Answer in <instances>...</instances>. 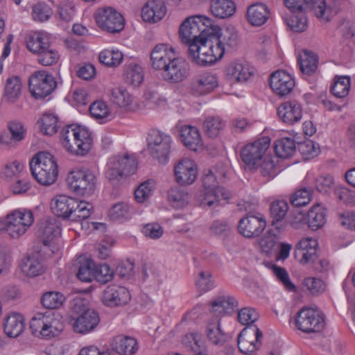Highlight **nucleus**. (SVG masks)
<instances>
[{
	"label": "nucleus",
	"instance_id": "nucleus-25",
	"mask_svg": "<svg viewBox=\"0 0 355 355\" xmlns=\"http://www.w3.org/2000/svg\"><path fill=\"white\" fill-rule=\"evenodd\" d=\"M8 128L10 135L6 132H2L0 135V144L10 148L25 138L26 129L21 122L17 121L8 123Z\"/></svg>",
	"mask_w": 355,
	"mask_h": 355
},
{
	"label": "nucleus",
	"instance_id": "nucleus-26",
	"mask_svg": "<svg viewBox=\"0 0 355 355\" xmlns=\"http://www.w3.org/2000/svg\"><path fill=\"white\" fill-rule=\"evenodd\" d=\"M76 205V199L64 195L54 197L51 202V209L54 214L63 218H69L73 214Z\"/></svg>",
	"mask_w": 355,
	"mask_h": 355
},
{
	"label": "nucleus",
	"instance_id": "nucleus-8",
	"mask_svg": "<svg viewBox=\"0 0 355 355\" xmlns=\"http://www.w3.org/2000/svg\"><path fill=\"white\" fill-rule=\"evenodd\" d=\"M270 139L264 137L246 144L241 150V157L251 170H257L270 146Z\"/></svg>",
	"mask_w": 355,
	"mask_h": 355
},
{
	"label": "nucleus",
	"instance_id": "nucleus-53",
	"mask_svg": "<svg viewBox=\"0 0 355 355\" xmlns=\"http://www.w3.org/2000/svg\"><path fill=\"white\" fill-rule=\"evenodd\" d=\"M132 209L126 203L114 205L110 211V217L113 220H124L131 218Z\"/></svg>",
	"mask_w": 355,
	"mask_h": 355
},
{
	"label": "nucleus",
	"instance_id": "nucleus-23",
	"mask_svg": "<svg viewBox=\"0 0 355 355\" xmlns=\"http://www.w3.org/2000/svg\"><path fill=\"white\" fill-rule=\"evenodd\" d=\"M270 85L273 92L284 96L291 93L295 86L292 76L284 71H276L270 78Z\"/></svg>",
	"mask_w": 355,
	"mask_h": 355
},
{
	"label": "nucleus",
	"instance_id": "nucleus-34",
	"mask_svg": "<svg viewBox=\"0 0 355 355\" xmlns=\"http://www.w3.org/2000/svg\"><path fill=\"white\" fill-rule=\"evenodd\" d=\"M21 270L24 275L29 277H34L42 275L45 267L38 254L27 257L21 265Z\"/></svg>",
	"mask_w": 355,
	"mask_h": 355
},
{
	"label": "nucleus",
	"instance_id": "nucleus-4",
	"mask_svg": "<svg viewBox=\"0 0 355 355\" xmlns=\"http://www.w3.org/2000/svg\"><path fill=\"white\" fill-rule=\"evenodd\" d=\"M33 176L44 186L53 184L58 178V166L54 157L47 152H40L30 162Z\"/></svg>",
	"mask_w": 355,
	"mask_h": 355
},
{
	"label": "nucleus",
	"instance_id": "nucleus-9",
	"mask_svg": "<svg viewBox=\"0 0 355 355\" xmlns=\"http://www.w3.org/2000/svg\"><path fill=\"white\" fill-rule=\"evenodd\" d=\"M295 324L305 333L320 331L324 327V315L317 308H302L297 314Z\"/></svg>",
	"mask_w": 355,
	"mask_h": 355
},
{
	"label": "nucleus",
	"instance_id": "nucleus-42",
	"mask_svg": "<svg viewBox=\"0 0 355 355\" xmlns=\"http://www.w3.org/2000/svg\"><path fill=\"white\" fill-rule=\"evenodd\" d=\"M288 209V205L286 201L277 200L270 205V211L272 218V225L275 229L281 230L282 225L279 222L284 218Z\"/></svg>",
	"mask_w": 355,
	"mask_h": 355
},
{
	"label": "nucleus",
	"instance_id": "nucleus-24",
	"mask_svg": "<svg viewBox=\"0 0 355 355\" xmlns=\"http://www.w3.org/2000/svg\"><path fill=\"white\" fill-rule=\"evenodd\" d=\"M277 114L284 123L293 125L302 119V106L295 101H285L278 107Z\"/></svg>",
	"mask_w": 355,
	"mask_h": 355
},
{
	"label": "nucleus",
	"instance_id": "nucleus-45",
	"mask_svg": "<svg viewBox=\"0 0 355 355\" xmlns=\"http://www.w3.org/2000/svg\"><path fill=\"white\" fill-rule=\"evenodd\" d=\"M350 89V78L347 76H338L334 78V84L331 86V91L333 95L337 98L346 97Z\"/></svg>",
	"mask_w": 355,
	"mask_h": 355
},
{
	"label": "nucleus",
	"instance_id": "nucleus-51",
	"mask_svg": "<svg viewBox=\"0 0 355 355\" xmlns=\"http://www.w3.org/2000/svg\"><path fill=\"white\" fill-rule=\"evenodd\" d=\"M53 13L52 8L44 2L35 3L32 7L31 15L35 21L45 22L51 17Z\"/></svg>",
	"mask_w": 355,
	"mask_h": 355
},
{
	"label": "nucleus",
	"instance_id": "nucleus-59",
	"mask_svg": "<svg viewBox=\"0 0 355 355\" xmlns=\"http://www.w3.org/2000/svg\"><path fill=\"white\" fill-rule=\"evenodd\" d=\"M91 115L96 119H110L112 114L107 105L103 101L94 102L89 106Z\"/></svg>",
	"mask_w": 355,
	"mask_h": 355
},
{
	"label": "nucleus",
	"instance_id": "nucleus-14",
	"mask_svg": "<svg viewBox=\"0 0 355 355\" xmlns=\"http://www.w3.org/2000/svg\"><path fill=\"white\" fill-rule=\"evenodd\" d=\"M31 95L35 98H42L49 95L56 87L55 78L45 71L35 72L28 80Z\"/></svg>",
	"mask_w": 355,
	"mask_h": 355
},
{
	"label": "nucleus",
	"instance_id": "nucleus-16",
	"mask_svg": "<svg viewBox=\"0 0 355 355\" xmlns=\"http://www.w3.org/2000/svg\"><path fill=\"white\" fill-rule=\"evenodd\" d=\"M262 337V332L257 326L244 329L238 337V346L240 351L245 354L255 352L260 346Z\"/></svg>",
	"mask_w": 355,
	"mask_h": 355
},
{
	"label": "nucleus",
	"instance_id": "nucleus-18",
	"mask_svg": "<svg viewBox=\"0 0 355 355\" xmlns=\"http://www.w3.org/2000/svg\"><path fill=\"white\" fill-rule=\"evenodd\" d=\"M175 181L182 186L192 184L196 180L198 168L193 160L184 158L174 167Z\"/></svg>",
	"mask_w": 355,
	"mask_h": 355
},
{
	"label": "nucleus",
	"instance_id": "nucleus-6",
	"mask_svg": "<svg viewBox=\"0 0 355 355\" xmlns=\"http://www.w3.org/2000/svg\"><path fill=\"white\" fill-rule=\"evenodd\" d=\"M30 329L37 336L51 338L59 335L64 329L63 324L50 312L36 313L30 322Z\"/></svg>",
	"mask_w": 355,
	"mask_h": 355
},
{
	"label": "nucleus",
	"instance_id": "nucleus-47",
	"mask_svg": "<svg viewBox=\"0 0 355 355\" xmlns=\"http://www.w3.org/2000/svg\"><path fill=\"white\" fill-rule=\"evenodd\" d=\"M189 193L184 189L174 187L168 191V200L177 209L186 206L189 203Z\"/></svg>",
	"mask_w": 355,
	"mask_h": 355
},
{
	"label": "nucleus",
	"instance_id": "nucleus-31",
	"mask_svg": "<svg viewBox=\"0 0 355 355\" xmlns=\"http://www.w3.org/2000/svg\"><path fill=\"white\" fill-rule=\"evenodd\" d=\"M166 8L164 3L159 0L148 1L143 7L141 16L144 21L156 22L161 20L166 15Z\"/></svg>",
	"mask_w": 355,
	"mask_h": 355
},
{
	"label": "nucleus",
	"instance_id": "nucleus-52",
	"mask_svg": "<svg viewBox=\"0 0 355 355\" xmlns=\"http://www.w3.org/2000/svg\"><path fill=\"white\" fill-rule=\"evenodd\" d=\"M40 130L45 135L51 136L58 131V118L53 114L45 113L40 119Z\"/></svg>",
	"mask_w": 355,
	"mask_h": 355
},
{
	"label": "nucleus",
	"instance_id": "nucleus-49",
	"mask_svg": "<svg viewBox=\"0 0 355 355\" xmlns=\"http://www.w3.org/2000/svg\"><path fill=\"white\" fill-rule=\"evenodd\" d=\"M285 22L291 30L297 33L304 31L307 27V17L303 11L293 12L289 18H285Z\"/></svg>",
	"mask_w": 355,
	"mask_h": 355
},
{
	"label": "nucleus",
	"instance_id": "nucleus-28",
	"mask_svg": "<svg viewBox=\"0 0 355 355\" xmlns=\"http://www.w3.org/2000/svg\"><path fill=\"white\" fill-rule=\"evenodd\" d=\"M205 334L208 340L215 345H223L228 338L227 334L221 329L220 319L216 317L208 320Z\"/></svg>",
	"mask_w": 355,
	"mask_h": 355
},
{
	"label": "nucleus",
	"instance_id": "nucleus-21",
	"mask_svg": "<svg viewBox=\"0 0 355 355\" xmlns=\"http://www.w3.org/2000/svg\"><path fill=\"white\" fill-rule=\"evenodd\" d=\"M189 74V65L183 59L175 58L171 64L162 72V76L167 82L180 83Z\"/></svg>",
	"mask_w": 355,
	"mask_h": 355
},
{
	"label": "nucleus",
	"instance_id": "nucleus-37",
	"mask_svg": "<svg viewBox=\"0 0 355 355\" xmlns=\"http://www.w3.org/2000/svg\"><path fill=\"white\" fill-rule=\"evenodd\" d=\"M210 7L211 13L220 19L231 17L236 10L235 4L231 0H212Z\"/></svg>",
	"mask_w": 355,
	"mask_h": 355
},
{
	"label": "nucleus",
	"instance_id": "nucleus-3",
	"mask_svg": "<svg viewBox=\"0 0 355 355\" xmlns=\"http://www.w3.org/2000/svg\"><path fill=\"white\" fill-rule=\"evenodd\" d=\"M60 135L63 147L73 155H85L92 148V137L86 128L69 125L62 128Z\"/></svg>",
	"mask_w": 355,
	"mask_h": 355
},
{
	"label": "nucleus",
	"instance_id": "nucleus-58",
	"mask_svg": "<svg viewBox=\"0 0 355 355\" xmlns=\"http://www.w3.org/2000/svg\"><path fill=\"white\" fill-rule=\"evenodd\" d=\"M93 211L92 204L85 202L76 200V205L73 209V216L74 220H83L88 218Z\"/></svg>",
	"mask_w": 355,
	"mask_h": 355
},
{
	"label": "nucleus",
	"instance_id": "nucleus-5",
	"mask_svg": "<svg viewBox=\"0 0 355 355\" xmlns=\"http://www.w3.org/2000/svg\"><path fill=\"white\" fill-rule=\"evenodd\" d=\"M73 315L71 318L72 329L76 334L85 335L93 331L100 322L97 311L88 308L83 301L77 300L72 306Z\"/></svg>",
	"mask_w": 355,
	"mask_h": 355
},
{
	"label": "nucleus",
	"instance_id": "nucleus-38",
	"mask_svg": "<svg viewBox=\"0 0 355 355\" xmlns=\"http://www.w3.org/2000/svg\"><path fill=\"white\" fill-rule=\"evenodd\" d=\"M22 84L18 76L9 77L5 84L4 98L9 103H15L21 94Z\"/></svg>",
	"mask_w": 355,
	"mask_h": 355
},
{
	"label": "nucleus",
	"instance_id": "nucleus-15",
	"mask_svg": "<svg viewBox=\"0 0 355 355\" xmlns=\"http://www.w3.org/2000/svg\"><path fill=\"white\" fill-rule=\"evenodd\" d=\"M225 78L231 83H244L254 74V69L247 62L234 60L224 69Z\"/></svg>",
	"mask_w": 355,
	"mask_h": 355
},
{
	"label": "nucleus",
	"instance_id": "nucleus-62",
	"mask_svg": "<svg viewBox=\"0 0 355 355\" xmlns=\"http://www.w3.org/2000/svg\"><path fill=\"white\" fill-rule=\"evenodd\" d=\"M94 262L86 261L80 265L77 273V277L82 282H90L94 279Z\"/></svg>",
	"mask_w": 355,
	"mask_h": 355
},
{
	"label": "nucleus",
	"instance_id": "nucleus-44",
	"mask_svg": "<svg viewBox=\"0 0 355 355\" xmlns=\"http://www.w3.org/2000/svg\"><path fill=\"white\" fill-rule=\"evenodd\" d=\"M296 150L295 141L288 137H284L276 141L275 152L277 157L288 158L292 156Z\"/></svg>",
	"mask_w": 355,
	"mask_h": 355
},
{
	"label": "nucleus",
	"instance_id": "nucleus-48",
	"mask_svg": "<svg viewBox=\"0 0 355 355\" xmlns=\"http://www.w3.org/2000/svg\"><path fill=\"white\" fill-rule=\"evenodd\" d=\"M225 126V121L220 116H209L203 123L205 132L210 137H216Z\"/></svg>",
	"mask_w": 355,
	"mask_h": 355
},
{
	"label": "nucleus",
	"instance_id": "nucleus-7",
	"mask_svg": "<svg viewBox=\"0 0 355 355\" xmlns=\"http://www.w3.org/2000/svg\"><path fill=\"white\" fill-rule=\"evenodd\" d=\"M67 183L71 191L80 196H89L96 189V178L87 169L75 168L67 177Z\"/></svg>",
	"mask_w": 355,
	"mask_h": 355
},
{
	"label": "nucleus",
	"instance_id": "nucleus-20",
	"mask_svg": "<svg viewBox=\"0 0 355 355\" xmlns=\"http://www.w3.org/2000/svg\"><path fill=\"white\" fill-rule=\"evenodd\" d=\"M175 58L172 47L164 44L156 45L150 54L151 64L154 69L164 72Z\"/></svg>",
	"mask_w": 355,
	"mask_h": 355
},
{
	"label": "nucleus",
	"instance_id": "nucleus-36",
	"mask_svg": "<svg viewBox=\"0 0 355 355\" xmlns=\"http://www.w3.org/2000/svg\"><path fill=\"white\" fill-rule=\"evenodd\" d=\"M218 84L216 76L204 73L199 76L192 83L193 89L199 94L211 92Z\"/></svg>",
	"mask_w": 355,
	"mask_h": 355
},
{
	"label": "nucleus",
	"instance_id": "nucleus-64",
	"mask_svg": "<svg viewBox=\"0 0 355 355\" xmlns=\"http://www.w3.org/2000/svg\"><path fill=\"white\" fill-rule=\"evenodd\" d=\"M334 193L340 202L352 206L355 205V191L347 187H338Z\"/></svg>",
	"mask_w": 355,
	"mask_h": 355
},
{
	"label": "nucleus",
	"instance_id": "nucleus-33",
	"mask_svg": "<svg viewBox=\"0 0 355 355\" xmlns=\"http://www.w3.org/2000/svg\"><path fill=\"white\" fill-rule=\"evenodd\" d=\"M227 200L230 193L224 188L217 189H203L198 196V200L202 207L218 205L220 198Z\"/></svg>",
	"mask_w": 355,
	"mask_h": 355
},
{
	"label": "nucleus",
	"instance_id": "nucleus-55",
	"mask_svg": "<svg viewBox=\"0 0 355 355\" xmlns=\"http://www.w3.org/2000/svg\"><path fill=\"white\" fill-rule=\"evenodd\" d=\"M37 61L43 66H51L56 64L59 59L58 52L50 47L49 44L42 51L37 53Z\"/></svg>",
	"mask_w": 355,
	"mask_h": 355
},
{
	"label": "nucleus",
	"instance_id": "nucleus-57",
	"mask_svg": "<svg viewBox=\"0 0 355 355\" xmlns=\"http://www.w3.org/2000/svg\"><path fill=\"white\" fill-rule=\"evenodd\" d=\"M198 289L201 292H207L214 287L212 273L209 270H202L199 272L196 281Z\"/></svg>",
	"mask_w": 355,
	"mask_h": 355
},
{
	"label": "nucleus",
	"instance_id": "nucleus-27",
	"mask_svg": "<svg viewBox=\"0 0 355 355\" xmlns=\"http://www.w3.org/2000/svg\"><path fill=\"white\" fill-rule=\"evenodd\" d=\"M110 347L120 355H132L137 351V343L132 337L119 335L112 339Z\"/></svg>",
	"mask_w": 355,
	"mask_h": 355
},
{
	"label": "nucleus",
	"instance_id": "nucleus-35",
	"mask_svg": "<svg viewBox=\"0 0 355 355\" xmlns=\"http://www.w3.org/2000/svg\"><path fill=\"white\" fill-rule=\"evenodd\" d=\"M307 216L309 227L312 230H317L326 223V209L320 204L314 205L309 211Z\"/></svg>",
	"mask_w": 355,
	"mask_h": 355
},
{
	"label": "nucleus",
	"instance_id": "nucleus-30",
	"mask_svg": "<svg viewBox=\"0 0 355 355\" xmlns=\"http://www.w3.org/2000/svg\"><path fill=\"white\" fill-rule=\"evenodd\" d=\"M270 11L268 8L262 3H257L250 6L246 12L248 21L253 26H261L268 19Z\"/></svg>",
	"mask_w": 355,
	"mask_h": 355
},
{
	"label": "nucleus",
	"instance_id": "nucleus-12",
	"mask_svg": "<svg viewBox=\"0 0 355 355\" xmlns=\"http://www.w3.org/2000/svg\"><path fill=\"white\" fill-rule=\"evenodd\" d=\"M285 6L292 12L311 10L322 21H328L331 10L325 0H284Z\"/></svg>",
	"mask_w": 355,
	"mask_h": 355
},
{
	"label": "nucleus",
	"instance_id": "nucleus-2",
	"mask_svg": "<svg viewBox=\"0 0 355 355\" xmlns=\"http://www.w3.org/2000/svg\"><path fill=\"white\" fill-rule=\"evenodd\" d=\"M217 28H212V24L209 19L201 16L195 15L186 18L180 26L179 35L181 41L189 44L188 58L196 64L193 55L202 58L201 52L191 51L193 45L201 46L202 43L209 37Z\"/></svg>",
	"mask_w": 355,
	"mask_h": 355
},
{
	"label": "nucleus",
	"instance_id": "nucleus-13",
	"mask_svg": "<svg viewBox=\"0 0 355 355\" xmlns=\"http://www.w3.org/2000/svg\"><path fill=\"white\" fill-rule=\"evenodd\" d=\"M7 233L14 239L23 235L33 224V213L26 209L15 210L7 215Z\"/></svg>",
	"mask_w": 355,
	"mask_h": 355
},
{
	"label": "nucleus",
	"instance_id": "nucleus-61",
	"mask_svg": "<svg viewBox=\"0 0 355 355\" xmlns=\"http://www.w3.org/2000/svg\"><path fill=\"white\" fill-rule=\"evenodd\" d=\"M311 191L304 188L297 191L291 197V202L295 207L305 206L311 201Z\"/></svg>",
	"mask_w": 355,
	"mask_h": 355
},
{
	"label": "nucleus",
	"instance_id": "nucleus-22",
	"mask_svg": "<svg viewBox=\"0 0 355 355\" xmlns=\"http://www.w3.org/2000/svg\"><path fill=\"white\" fill-rule=\"evenodd\" d=\"M209 304L210 313L214 317L220 318V317L234 313L237 309L239 303L233 296L221 295L211 301Z\"/></svg>",
	"mask_w": 355,
	"mask_h": 355
},
{
	"label": "nucleus",
	"instance_id": "nucleus-17",
	"mask_svg": "<svg viewBox=\"0 0 355 355\" xmlns=\"http://www.w3.org/2000/svg\"><path fill=\"white\" fill-rule=\"evenodd\" d=\"M266 222L262 214H248L239 221L238 229L245 237L252 238L259 236L265 229Z\"/></svg>",
	"mask_w": 355,
	"mask_h": 355
},
{
	"label": "nucleus",
	"instance_id": "nucleus-11",
	"mask_svg": "<svg viewBox=\"0 0 355 355\" xmlns=\"http://www.w3.org/2000/svg\"><path fill=\"white\" fill-rule=\"evenodd\" d=\"M171 137L158 130H152L148 137V149L159 163L167 162L171 146Z\"/></svg>",
	"mask_w": 355,
	"mask_h": 355
},
{
	"label": "nucleus",
	"instance_id": "nucleus-43",
	"mask_svg": "<svg viewBox=\"0 0 355 355\" xmlns=\"http://www.w3.org/2000/svg\"><path fill=\"white\" fill-rule=\"evenodd\" d=\"M125 81L133 87H138L144 80V71L141 66L136 63H130L125 70Z\"/></svg>",
	"mask_w": 355,
	"mask_h": 355
},
{
	"label": "nucleus",
	"instance_id": "nucleus-41",
	"mask_svg": "<svg viewBox=\"0 0 355 355\" xmlns=\"http://www.w3.org/2000/svg\"><path fill=\"white\" fill-rule=\"evenodd\" d=\"M298 62L302 72L304 74L311 75L318 68V56L310 51H304L299 54Z\"/></svg>",
	"mask_w": 355,
	"mask_h": 355
},
{
	"label": "nucleus",
	"instance_id": "nucleus-10",
	"mask_svg": "<svg viewBox=\"0 0 355 355\" xmlns=\"http://www.w3.org/2000/svg\"><path fill=\"white\" fill-rule=\"evenodd\" d=\"M94 19L97 26L108 33H119L124 28L123 17L112 7L97 9L94 13Z\"/></svg>",
	"mask_w": 355,
	"mask_h": 355
},
{
	"label": "nucleus",
	"instance_id": "nucleus-46",
	"mask_svg": "<svg viewBox=\"0 0 355 355\" xmlns=\"http://www.w3.org/2000/svg\"><path fill=\"white\" fill-rule=\"evenodd\" d=\"M64 300V296L58 291H47L41 297V303L42 306L48 309H55L60 308Z\"/></svg>",
	"mask_w": 355,
	"mask_h": 355
},
{
	"label": "nucleus",
	"instance_id": "nucleus-29",
	"mask_svg": "<svg viewBox=\"0 0 355 355\" xmlns=\"http://www.w3.org/2000/svg\"><path fill=\"white\" fill-rule=\"evenodd\" d=\"M24 318L19 313H10L7 315L3 322L4 332L10 338L19 336L24 331Z\"/></svg>",
	"mask_w": 355,
	"mask_h": 355
},
{
	"label": "nucleus",
	"instance_id": "nucleus-63",
	"mask_svg": "<svg viewBox=\"0 0 355 355\" xmlns=\"http://www.w3.org/2000/svg\"><path fill=\"white\" fill-rule=\"evenodd\" d=\"M259 167L262 175L268 180L272 178L277 173V168L271 157L264 156Z\"/></svg>",
	"mask_w": 355,
	"mask_h": 355
},
{
	"label": "nucleus",
	"instance_id": "nucleus-19",
	"mask_svg": "<svg viewBox=\"0 0 355 355\" xmlns=\"http://www.w3.org/2000/svg\"><path fill=\"white\" fill-rule=\"evenodd\" d=\"M131 299L130 291L124 286L112 284L103 291L102 301L109 307H116L127 304Z\"/></svg>",
	"mask_w": 355,
	"mask_h": 355
},
{
	"label": "nucleus",
	"instance_id": "nucleus-32",
	"mask_svg": "<svg viewBox=\"0 0 355 355\" xmlns=\"http://www.w3.org/2000/svg\"><path fill=\"white\" fill-rule=\"evenodd\" d=\"M182 142L191 150L196 151L202 146V141L199 130L194 126L183 125L180 131Z\"/></svg>",
	"mask_w": 355,
	"mask_h": 355
},
{
	"label": "nucleus",
	"instance_id": "nucleus-1",
	"mask_svg": "<svg viewBox=\"0 0 355 355\" xmlns=\"http://www.w3.org/2000/svg\"><path fill=\"white\" fill-rule=\"evenodd\" d=\"M212 28H217L215 31L210 34L209 37L202 43L201 46L193 45L191 51L193 53L195 51H200L202 58L193 55L196 64L199 66L211 65L220 60L225 53V46L233 48L239 43V35L234 26H227L221 30L219 26L213 25Z\"/></svg>",
	"mask_w": 355,
	"mask_h": 355
},
{
	"label": "nucleus",
	"instance_id": "nucleus-40",
	"mask_svg": "<svg viewBox=\"0 0 355 355\" xmlns=\"http://www.w3.org/2000/svg\"><path fill=\"white\" fill-rule=\"evenodd\" d=\"M110 101L119 107L128 110L131 108L133 98L125 89L116 87L110 91Z\"/></svg>",
	"mask_w": 355,
	"mask_h": 355
},
{
	"label": "nucleus",
	"instance_id": "nucleus-39",
	"mask_svg": "<svg viewBox=\"0 0 355 355\" xmlns=\"http://www.w3.org/2000/svg\"><path fill=\"white\" fill-rule=\"evenodd\" d=\"M38 233L46 245L60 234V228L55 219L45 220L40 223Z\"/></svg>",
	"mask_w": 355,
	"mask_h": 355
},
{
	"label": "nucleus",
	"instance_id": "nucleus-60",
	"mask_svg": "<svg viewBox=\"0 0 355 355\" xmlns=\"http://www.w3.org/2000/svg\"><path fill=\"white\" fill-rule=\"evenodd\" d=\"M154 184L147 180L140 184L135 191V197L138 202H145L153 193Z\"/></svg>",
	"mask_w": 355,
	"mask_h": 355
},
{
	"label": "nucleus",
	"instance_id": "nucleus-50",
	"mask_svg": "<svg viewBox=\"0 0 355 355\" xmlns=\"http://www.w3.org/2000/svg\"><path fill=\"white\" fill-rule=\"evenodd\" d=\"M49 44V42L41 33H34L26 37V46L33 53L37 54Z\"/></svg>",
	"mask_w": 355,
	"mask_h": 355
},
{
	"label": "nucleus",
	"instance_id": "nucleus-56",
	"mask_svg": "<svg viewBox=\"0 0 355 355\" xmlns=\"http://www.w3.org/2000/svg\"><path fill=\"white\" fill-rule=\"evenodd\" d=\"M122 168H120L121 178L135 173L137 169V160L134 155L125 154L123 156L117 155Z\"/></svg>",
	"mask_w": 355,
	"mask_h": 355
},
{
	"label": "nucleus",
	"instance_id": "nucleus-54",
	"mask_svg": "<svg viewBox=\"0 0 355 355\" xmlns=\"http://www.w3.org/2000/svg\"><path fill=\"white\" fill-rule=\"evenodd\" d=\"M99 60L101 63L109 66L116 67L121 64L123 60V54L116 50L106 49L99 54Z\"/></svg>",
	"mask_w": 355,
	"mask_h": 355
}]
</instances>
